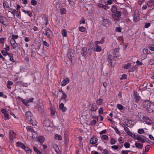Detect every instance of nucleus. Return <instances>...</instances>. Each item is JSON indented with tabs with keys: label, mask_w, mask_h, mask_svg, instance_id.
<instances>
[{
	"label": "nucleus",
	"mask_w": 154,
	"mask_h": 154,
	"mask_svg": "<svg viewBox=\"0 0 154 154\" xmlns=\"http://www.w3.org/2000/svg\"><path fill=\"white\" fill-rule=\"evenodd\" d=\"M69 4L71 6H73L74 5V0H68Z\"/></svg>",
	"instance_id": "603ef678"
},
{
	"label": "nucleus",
	"mask_w": 154,
	"mask_h": 154,
	"mask_svg": "<svg viewBox=\"0 0 154 154\" xmlns=\"http://www.w3.org/2000/svg\"><path fill=\"white\" fill-rule=\"evenodd\" d=\"M66 10L65 8H62L60 10V12L61 14H65Z\"/></svg>",
	"instance_id": "c03bdc74"
},
{
	"label": "nucleus",
	"mask_w": 154,
	"mask_h": 154,
	"mask_svg": "<svg viewBox=\"0 0 154 154\" xmlns=\"http://www.w3.org/2000/svg\"><path fill=\"white\" fill-rule=\"evenodd\" d=\"M150 25V23H146L144 26V27L145 28H148Z\"/></svg>",
	"instance_id": "680f3d73"
},
{
	"label": "nucleus",
	"mask_w": 154,
	"mask_h": 154,
	"mask_svg": "<svg viewBox=\"0 0 154 154\" xmlns=\"http://www.w3.org/2000/svg\"><path fill=\"white\" fill-rule=\"evenodd\" d=\"M69 82V79L68 78H66L61 82L60 84L62 86H64L68 84Z\"/></svg>",
	"instance_id": "1a4fd4ad"
},
{
	"label": "nucleus",
	"mask_w": 154,
	"mask_h": 154,
	"mask_svg": "<svg viewBox=\"0 0 154 154\" xmlns=\"http://www.w3.org/2000/svg\"><path fill=\"white\" fill-rule=\"evenodd\" d=\"M1 53L4 56H6L8 54V53L5 51L4 50L2 51Z\"/></svg>",
	"instance_id": "052dcab7"
},
{
	"label": "nucleus",
	"mask_w": 154,
	"mask_h": 154,
	"mask_svg": "<svg viewBox=\"0 0 154 154\" xmlns=\"http://www.w3.org/2000/svg\"><path fill=\"white\" fill-rule=\"evenodd\" d=\"M54 137L55 139L57 140H61L62 139V137L61 135L58 134H55Z\"/></svg>",
	"instance_id": "c85d7f7f"
},
{
	"label": "nucleus",
	"mask_w": 154,
	"mask_h": 154,
	"mask_svg": "<svg viewBox=\"0 0 154 154\" xmlns=\"http://www.w3.org/2000/svg\"><path fill=\"white\" fill-rule=\"evenodd\" d=\"M53 147V148H54V149L55 151L57 152H58L59 151V148L58 146L56 144H54Z\"/></svg>",
	"instance_id": "ea45409f"
},
{
	"label": "nucleus",
	"mask_w": 154,
	"mask_h": 154,
	"mask_svg": "<svg viewBox=\"0 0 154 154\" xmlns=\"http://www.w3.org/2000/svg\"><path fill=\"white\" fill-rule=\"evenodd\" d=\"M130 121H129V120H127L125 122V123L127 127H129L130 126V124L129 123Z\"/></svg>",
	"instance_id": "5fc2aeb1"
},
{
	"label": "nucleus",
	"mask_w": 154,
	"mask_h": 154,
	"mask_svg": "<svg viewBox=\"0 0 154 154\" xmlns=\"http://www.w3.org/2000/svg\"><path fill=\"white\" fill-rule=\"evenodd\" d=\"M31 133H32V137L33 138H35L36 137L37 133L35 131L33 130V131L31 132Z\"/></svg>",
	"instance_id": "e433bc0d"
},
{
	"label": "nucleus",
	"mask_w": 154,
	"mask_h": 154,
	"mask_svg": "<svg viewBox=\"0 0 154 154\" xmlns=\"http://www.w3.org/2000/svg\"><path fill=\"white\" fill-rule=\"evenodd\" d=\"M149 64L151 65H153L154 64V60L153 59H150L149 61Z\"/></svg>",
	"instance_id": "3c124183"
},
{
	"label": "nucleus",
	"mask_w": 154,
	"mask_h": 154,
	"mask_svg": "<svg viewBox=\"0 0 154 154\" xmlns=\"http://www.w3.org/2000/svg\"><path fill=\"white\" fill-rule=\"evenodd\" d=\"M12 37L11 39L15 40V39H17L18 38V36L17 35H12Z\"/></svg>",
	"instance_id": "de8ad7c7"
},
{
	"label": "nucleus",
	"mask_w": 154,
	"mask_h": 154,
	"mask_svg": "<svg viewBox=\"0 0 154 154\" xmlns=\"http://www.w3.org/2000/svg\"><path fill=\"white\" fill-rule=\"evenodd\" d=\"M31 3V4L33 6H35L37 4V2L35 0H32Z\"/></svg>",
	"instance_id": "a18cd8bd"
},
{
	"label": "nucleus",
	"mask_w": 154,
	"mask_h": 154,
	"mask_svg": "<svg viewBox=\"0 0 154 154\" xmlns=\"http://www.w3.org/2000/svg\"><path fill=\"white\" fill-rule=\"evenodd\" d=\"M103 100L101 99H99L97 101V104L100 105L101 104Z\"/></svg>",
	"instance_id": "864d4df0"
},
{
	"label": "nucleus",
	"mask_w": 154,
	"mask_h": 154,
	"mask_svg": "<svg viewBox=\"0 0 154 154\" xmlns=\"http://www.w3.org/2000/svg\"><path fill=\"white\" fill-rule=\"evenodd\" d=\"M23 149H24L27 153H31V150L28 147H26L25 146Z\"/></svg>",
	"instance_id": "473e14b6"
},
{
	"label": "nucleus",
	"mask_w": 154,
	"mask_h": 154,
	"mask_svg": "<svg viewBox=\"0 0 154 154\" xmlns=\"http://www.w3.org/2000/svg\"><path fill=\"white\" fill-rule=\"evenodd\" d=\"M33 149L37 154H41V152L38 150L37 148L35 146L33 147Z\"/></svg>",
	"instance_id": "72a5a7b5"
},
{
	"label": "nucleus",
	"mask_w": 154,
	"mask_h": 154,
	"mask_svg": "<svg viewBox=\"0 0 154 154\" xmlns=\"http://www.w3.org/2000/svg\"><path fill=\"white\" fill-rule=\"evenodd\" d=\"M10 134V139L12 140L15 138L16 136V134L14 131H10L9 133Z\"/></svg>",
	"instance_id": "ddd939ff"
},
{
	"label": "nucleus",
	"mask_w": 154,
	"mask_h": 154,
	"mask_svg": "<svg viewBox=\"0 0 154 154\" xmlns=\"http://www.w3.org/2000/svg\"><path fill=\"white\" fill-rule=\"evenodd\" d=\"M59 92L62 93V95L61 96L60 99L61 100L62 99H64L65 100L64 103H66V99L67 97V95L62 90H60Z\"/></svg>",
	"instance_id": "9b49d317"
},
{
	"label": "nucleus",
	"mask_w": 154,
	"mask_h": 154,
	"mask_svg": "<svg viewBox=\"0 0 154 154\" xmlns=\"http://www.w3.org/2000/svg\"><path fill=\"white\" fill-rule=\"evenodd\" d=\"M151 147V146L149 145H146L145 147V152H147L149 150Z\"/></svg>",
	"instance_id": "58836bf2"
},
{
	"label": "nucleus",
	"mask_w": 154,
	"mask_h": 154,
	"mask_svg": "<svg viewBox=\"0 0 154 154\" xmlns=\"http://www.w3.org/2000/svg\"><path fill=\"white\" fill-rule=\"evenodd\" d=\"M97 109L96 105L95 103L92 104L91 110L92 111H95Z\"/></svg>",
	"instance_id": "393cba45"
},
{
	"label": "nucleus",
	"mask_w": 154,
	"mask_h": 154,
	"mask_svg": "<svg viewBox=\"0 0 154 154\" xmlns=\"http://www.w3.org/2000/svg\"><path fill=\"white\" fill-rule=\"evenodd\" d=\"M131 64L128 63L126 64H125L124 65L123 68L125 69H128L131 66Z\"/></svg>",
	"instance_id": "c9c22d12"
},
{
	"label": "nucleus",
	"mask_w": 154,
	"mask_h": 154,
	"mask_svg": "<svg viewBox=\"0 0 154 154\" xmlns=\"http://www.w3.org/2000/svg\"><path fill=\"white\" fill-rule=\"evenodd\" d=\"M16 10L12 8H10L8 11V14L9 13H11L12 14V16L9 17V18H13L15 16V12H16Z\"/></svg>",
	"instance_id": "9d476101"
},
{
	"label": "nucleus",
	"mask_w": 154,
	"mask_h": 154,
	"mask_svg": "<svg viewBox=\"0 0 154 154\" xmlns=\"http://www.w3.org/2000/svg\"><path fill=\"white\" fill-rule=\"evenodd\" d=\"M59 109L61 110L63 112H66L67 109V108L66 107L64 106V104L63 103H61L60 105H59Z\"/></svg>",
	"instance_id": "f8f14e48"
},
{
	"label": "nucleus",
	"mask_w": 154,
	"mask_h": 154,
	"mask_svg": "<svg viewBox=\"0 0 154 154\" xmlns=\"http://www.w3.org/2000/svg\"><path fill=\"white\" fill-rule=\"evenodd\" d=\"M7 20L6 18L4 16H0V22L3 25L6 26L7 25V23H6Z\"/></svg>",
	"instance_id": "0eeeda50"
},
{
	"label": "nucleus",
	"mask_w": 154,
	"mask_h": 154,
	"mask_svg": "<svg viewBox=\"0 0 154 154\" xmlns=\"http://www.w3.org/2000/svg\"><path fill=\"white\" fill-rule=\"evenodd\" d=\"M20 11L19 9L17 10L16 11V14L17 17H18L20 14Z\"/></svg>",
	"instance_id": "4d7b16f0"
},
{
	"label": "nucleus",
	"mask_w": 154,
	"mask_h": 154,
	"mask_svg": "<svg viewBox=\"0 0 154 154\" xmlns=\"http://www.w3.org/2000/svg\"><path fill=\"white\" fill-rule=\"evenodd\" d=\"M127 76L125 74H123L122 75V77L121 78V79H126Z\"/></svg>",
	"instance_id": "e2e57ef3"
},
{
	"label": "nucleus",
	"mask_w": 154,
	"mask_h": 154,
	"mask_svg": "<svg viewBox=\"0 0 154 154\" xmlns=\"http://www.w3.org/2000/svg\"><path fill=\"white\" fill-rule=\"evenodd\" d=\"M137 132L140 134H142L144 133V130L143 128L138 129Z\"/></svg>",
	"instance_id": "37998d69"
},
{
	"label": "nucleus",
	"mask_w": 154,
	"mask_h": 154,
	"mask_svg": "<svg viewBox=\"0 0 154 154\" xmlns=\"http://www.w3.org/2000/svg\"><path fill=\"white\" fill-rule=\"evenodd\" d=\"M118 141L120 143H124V141L122 140V137H120L119 138Z\"/></svg>",
	"instance_id": "0e129e2a"
},
{
	"label": "nucleus",
	"mask_w": 154,
	"mask_h": 154,
	"mask_svg": "<svg viewBox=\"0 0 154 154\" xmlns=\"http://www.w3.org/2000/svg\"><path fill=\"white\" fill-rule=\"evenodd\" d=\"M140 100V97L137 96V95L136 94H134V100L135 101V102L136 103H137L139 100Z\"/></svg>",
	"instance_id": "7c9ffc66"
},
{
	"label": "nucleus",
	"mask_w": 154,
	"mask_h": 154,
	"mask_svg": "<svg viewBox=\"0 0 154 154\" xmlns=\"http://www.w3.org/2000/svg\"><path fill=\"white\" fill-rule=\"evenodd\" d=\"M23 11L26 14H27L30 17H31L32 16V13L29 11H26L23 10Z\"/></svg>",
	"instance_id": "c756f323"
},
{
	"label": "nucleus",
	"mask_w": 154,
	"mask_h": 154,
	"mask_svg": "<svg viewBox=\"0 0 154 154\" xmlns=\"http://www.w3.org/2000/svg\"><path fill=\"white\" fill-rule=\"evenodd\" d=\"M109 22L108 20L105 19L103 20V23L104 26H106L109 24Z\"/></svg>",
	"instance_id": "2f4dec72"
},
{
	"label": "nucleus",
	"mask_w": 154,
	"mask_h": 154,
	"mask_svg": "<svg viewBox=\"0 0 154 154\" xmlns=\"http://www.w3.org/2000/svg\"><path fill=\"white\" fill-rule=\"evenodd\" d=\"M26 129L28 131V132H31L33 131V130L32 128L31 127L29 126H28L26 127Z\"/></svg>",
	"instance_id": "8fccbe9b"
},
{
	"label": "nucleus",
	"mask_w": 154,
	"mask_h": 154,
	"mask_svg": "<svg viewBox=\"0 0 154 154\" xmlns=\"http://www.w3.org/2000/svg\"><path fill=\"white\" fill-rule=\"evenodd\" d=\"M97 122L96 120H93L90 122V125H95Z\"/></svg>",
	"instance_id": "49530a36"
},
{
	"label": "nucleus",
	"mask_w": 154,
	"mask_h": 154,
	"mask_svg": "<svg viewBox=\"0 0 154 154\" xmlns=\"http://www.w3.org/2000/svg\"><path fill=\"white\" fill-rule=\"evenodd\" d=\"M117 107L120 110L123 109L124 108L123 106L120 104H118Z\"/></svg>",
	"instance_id": "09e8293b"
},
{
	"label": "nucleus",
	"mask_w": 154,
	"mask_h": 154,
	"mask_svg": "<svg viewBox=\"0 0 154 154\" xmlns=\"http://www.w3.org/2000/svg\"><path fill=\"white\" fill-rule=\"evenodd\" d=\"M103 109L102 107H101L100 108L98 111V113L101 114L103 113Z\"/></svg>",
	"instance_id": "6e6d98bb"
},
{
	"label": "nucleus",
	"mask_w": 154,
	"mask_h": 154,
	"mask_svg": "<svg viewBox=\"0 0 154 154\" xmlns=\"http://www.w3.org/2000/svg\"><path fill=\"white\" fill-rule=\"evenodd\" d=\"M10 43L13 49H14L18 46V44L16 42L15 40L11 39L10 40Z\"/></svg>",
	"instance_id": "6e6552de"
},
{
	"label": "nucleus",
	"mask_w": 154,
	"mask_h": 154,
	"mask_svg": "<svg viewBox=\"0 0 154 154\" xmlns=\"http://www.w3.org/2000/svg\"><path fill=\"white\" fill-rule=\"evenodd\" d=\"M119 49V48H115L113 52V54H114V57H118V52Z\"/></svg>",
	"instance_id": "a878e982"
},
{
	"label": "nucleus",
	"mask_w": 154,
	"mask_h": 154,
	"mask_svg": "<svg viewBox=\"0 0 154 154\" xmlns=\"http://www.w3.org/2000/svg\"><path fill=\"white\" fill-rule=\"evenodd\" d=\"M143 119L146 123L148 125H150L152 122V121L147 117L143 116Z\"/></svg>",
	"instance_id": "39448f33"
},
{
	"label": "nucleus",
	"mask_w": 154,
	"mask_h": 154,
	"mask_svg": "<svg viewBox=\"0 0 154 154\" xmlns=\"http://www.w3.org/2000/svg\"><path fill=\"white\" fill-rule=\"evenodd\" d=\"M147 5L149 7H150L153 5H154V0H151L148 1L147 2Z\"/></svg>",
	"instance_id": "4be33fe9"
},
{
	"label": "nucleus",
	"mask_w": 154,
	"mask_h": 154,
	"mask_svg": "<svg viewBox=\"0 0 154 154\" xmlns=\"http://www.w3.org/2000/svg\"><path fill=\"white\" fill-rule=\"evenodd\" d=\"M108 60H109V63L111 64V65L112 66V62L111 61V60L112 59V55H109L108 57Z\"/></svg>",
	"instance_id": "f704fd0d"
},
{
	"label": "nucleus",
	"mask_w": 154,
	"mask_h": 154,
	"mask_svg": "<svg viewBox=\"0 0 154 154\" xmlns=\"http://www.w3.org/2000/svg\"><path fill=\"white\" fill-rule=\"evenodd\" d=\"M79 30L81 32H84L85 31L86 29L83 26H81L79 27Z\"/></svg>",
	"instance_id": "79ce46f5"
},
{
	"label": "nucleus",
	"mask_w": 154,
	"mask_h": 154,
	"mask_svg": "<svg viewBox=\"0 0 154 154\" xmlns=\"http://www.w3.org/2000/svg\"><path fill=\"white\" fill-rule=\"evenodd\" d=\"M148 50L147 49L144 48L143 49V52L145 54H148Z\"/></svg>",
	"instance_id": "bf43d9fd"
},
{
	"label": "nucleus",
	"mask_w": 154,
	"mask_h": 154,
	"mask_svg": "<svg viewBox=\"0 0 154 154\" xmlns=\"http://www.w3.org/2000/svg\"><path fill=\"white\" fill-rule=\"evenodd\" d=\"M3 5L5 9H8L9 7L8 3L7 2H4L3 3Z\"/></svg>",
	"instance_id": "5701e85b"
},
{
	"label": "nucleus",
	"mask_w": 154,
	"mask_h": 154,
	"mask_svg": "<svg viewBox=\"0 0 154 154\" xmlns=\"http://www.w3.org/2000/svg\"><path fill=\"white\" fill-rule=\"evenodd\" d=\"M105 37H103L102 38L101 40L100 41H96L94 42V43L95 45H98L99 44H103L104 42Z\"/></svg>",
	"instance_id": "2eb2a0df"
},
{
	"label": "nucleus",
	"mask_w": 154,
	"mask_h": 154,
	"mask_svg": "<svg viewBox=\"0 0 154 154\" xmlns=\"http://www.w3.org/2000/svg\"><path fill=\"white\" fill-rule=\"evenodd\" d=\"M143 105L149 112L151 113L153 112L154 109V105L152 103L147 100L143 103Z\"/></svg>",
	"instance_id": "f257e3e1"
},
{
	"label": "nucleus",
	"mask_w": 154,
	"mask_h": 154,
	"mask_svg": "<svg viewBox=\"0 0 154 154\" xmlns=\"http://www.w3.org/2000/svg\"><path fill=\"white\" fill-rule=\"evenodd\" d=\"M16 146L17 147H20L21 149H23L25 145L21 142H18L16 143Z\"/></svg>",
	"instance_id": "f3484780"
},
{
	"label": "nucleus",
	"mask_w": 154,
	"mask_h": 154,
	"mask_svg": "<svg viewBox=\"0 0 154 154\" xmlns=\"http://www.w3.org/2000/svg\"><path fill=\"white\" fill-rule=\"evenodd\" d=\"M25 116L26 119L28 122L32 123L33 125H35L34 118L31 111H28L26 112Z\"/></svg>",
	"instance_id": "f03ea898"
},
{
	"label": "nucleus",
	"mask_w": 154,
	"mask_h": 154,
	"mask_svg": "<svg viewBox=\"0 0 154 154\" xmlns=\"http://www.w3.org/2000/svg\"><path fill=\"white\" fill-rule=\"evenodd\" d=\"M116 30L117 32H120L121 31V29L120 27H118L116 28Z\"/></svg>",
	"instance_id": "69168bd1"
},
{
	"label": "nucleus",
	"mask_w": 154,
	"mask_h": 154,
	"mask_svg": "<svg viewBox=\"0 0 154 154\" xmlns=\"http://www.w3.org/2000/svg\"><path fill=\"white\" fill-rule=\"evenodd\" d=\"M144 136L142 135H138L137 137H136V140H138L143 143L145 142V140L143 138Z\"/></svg>",
	"instance_id": "4468645a"
},
{
	"label": "nucleus",
	"mask_w": 154,
	"mask_h": 154,
	"mask_svg": "<svg viewBox=\"0 0 154 154\" xmlns=\"http://www.w3.org/2000/svg\"><path fill=\"white\" fill-rule=\"evenodd\" d=\"M87 51V49L86 48H83L82 50L81 54L82 56H85Z\"/></svg>",
	"instance_id": "bb28decb"
},
{
	"label": "nucleus",
	"mask_w": 154,
	"mask_h": 154,
	"mask_svg": "<svg viewBox=\"0 0 154 154\" xmlns=\"http://www.w3.org/2000/svg\"><path fill=\"white\" fill-rule=\"evenodd\" d=\"M136 147L138 149H141L143 147V145L140 143H135Z\"/></svg>",
	"instance_id": "412c9836"
},
{
	"label": "nucleus",
	"mask_w": 154,
	"mask_h": 154,
	"mask_svg": "<svg viewBox=\"0 0 154 154\" xmlns=\"http://www.w3.org/2000/svg\"><path fill=\"white\" fill-rule=\"evenodd\" d=\"M97 139L95 137H92L91 138L90 142L91 144H95L97 143Z\"/></svg>",
	"instance_id": "6ab92c4d"
},
{
	"label": "nucleus",
	"mask_w": 154,
	"mask_h": 154,
	"mask_svg": "<svg viewBox=\"0 0 154 154\" xmlns=\"http://www.w3.org/2000/svg\"><path fill=\"white\" fill-rule=\"evenodd\" d=\"M121 15V12L119 11H117L114 14H112V17L114 20H119V17Z\"/></svg>",
	"instance_id": "20e7f679"
},
{
	"label": "nucleus",
	"mask_w": 154,
	"mask_h": 154,
	"mask_svg": "<svg viewBox=\"0 0 154 154\" xmlns=\"http://www.w3.org/2000/svg\"><path fill=\"white\" fill-rule=\"evenodd\" d=\"M115 140L113 138H112L110 140V143L111 145L114 144L115 143Z\"/></svg>",
	"instance_id": "13d9d810"
},
{
	"label": "nucleus",
	"mask_w": 154,
	"mask_h": 154,
	"mask_svg": "<svg viewBox=\"0 0 154 154\" xmlns=\"http://www.w3.org/2000/svg\"><path fill=\"white\" fill-rule=\"evenodd\" d=\"M4 116L7 119H9V115L7 113L4 114Z\"/></svg>",
	"instance_id": "338daca9"
},
{
	"label": "nucleus",
	"mask_w": 154,
	"mask_h": 154,
	"mask_svg": "<svg viewBox=\"0 0 154 154\" xmlns=\"http://www.w3.org/2000/svg\"><path fill=\"white\" fill-rule=\"evenodd\" d=\"M62 34L63 36H66L67 35L66 30L65 29H63L62 31Z\"/></svg>",
	"instance_id": "4c0bfd02"
},
{
	"label": "nucleus",
	"mask_w": 154,
	"mask_h": 154,
	"mask_svg": "<svg viewBox=\"0 0 154 154\" xmlns=\"http://www.w3.org/2000/svg\"><path fill=\"white\" fill-rule=\"evenodd\" d=\"M129 151L122 150L121 152L122 154H128V152Z\"/></svg>",
	"instance_id": "774afa93"
},
{
	"label": "nucleus",
	"mask_w": 154,
	"mask_h": 154,
	"mask_svg": "<svg viewBox=\"0 0 154 154\" xmlns=\"http://www.w3.org/2000/svg\"><path fill=\"white\" fill-rule=\"evenodd\" d=\"M102 50L101 47L98 45H96L94 48V51H95L99 52Z\"/></svg>",
	"instance_id": "a211bd4d"
},
{
	"label": "nucleus",
	"mask_w": 154,
	"mask_h": 154,
	"mask_svg": "<svg viewBox=\"0 0 154 154\" xmlns=\"http://www.w3.org/2000/svg\"><path fill=\"white\" fill-rule=\"evenodd\" d=\"M44 137L43 136H39L38 138V141H39L40 143H41L44 142Z\"/></svg>",
	"instance_id": "b1692460"
},
{
	"label": "nucleus",
	"mask_w": 154,
	"mask_h": 154,
	"mask_svg": "<svg viewBox=\"0 0 154 154\" xmlns=\"http://www.w3.org/2000/svg\"><path fill=\"white\" fill-rule=\"evenodd\" d=\"M50 125V121L48 119H46L43 122V125L45 126L49 127Z\"/></svg>",
	"instance_id": "dca6fc26"
},
{
	"label": "nucleus",
	"mask_w": 154,
	"mask_h": 154,
	"mask_svg": "<svg viewBox=\"0 0 154 154\" xmlns=\"http://www.w3.org/2000/svg\"><path fill=\"white\" fill-rule=\"evenodd\" d=\"M124 146L126 148H129L130 147V144L126 142L124 144Z\"/></svg>",
	"instance_id": "a19ab883"
},
{
	"label": "nucleus",
	"mask_w": 154,
	"mask_h": 154,
	"mask_svg": "<svg viewBox=\"0 0 154 154\" xmlns=\"http://www.w3.org/2000/svg\"><path fill=\"white\" fill-rule=\"evenodd\" d=\"M140 19V14L138 10L136 9L134 11V14L133 21L136 22Z\"/></svg>",
	"instance_id": "7ed1b4c3"
},
{
	"label": "nucleus",
	"mask_w": 154,
	"mask_h": 154,
	"mask_svg": "<svg viewBox=\"0 0 154 154\" xmlns=\"http://www.w3.org/2000/svg\"><path fill=\"white\" fill-rule=\"evenodd\" d=\"M46 32V35L47 37L48 38H51L52 35V32L49 29V28H47L45 29Z\"/></svg>",
	"instance_id": "423d86ee"
},
{
	"label": "nucleus",
	"mask_w": 154,
	"mask_h": 154,
	"mask_svg": "<svg viewBox=\"0 0 154 154\" xmlns=\"http://www.w3.org/2000/svg\"><path fill=\"white\" fill-rule=\"evenodd\" d=\"M44 106L42 105H39L38 108V111L40 112H43L44 111Z\"/></svg>",
	"instance_id": "cd10ccee"
},
{
	"label": "nucleus",
	"mask_w": 154,
	"mask_h": 154,
	"mask_svg": "<svg viewBox=\"0 0 154 154\" xmlns=\"http://www.w3.org/2000/svg\"><path fill=\"white\" fill-rule=\"evenodd\" d=\"M124 130L126 131L127 134L129 135H132V132L130 131L129 128L127 127H125L124 128Z\"/></svg>",
	"instance_id": "aec40b11"
}]
</instances>
